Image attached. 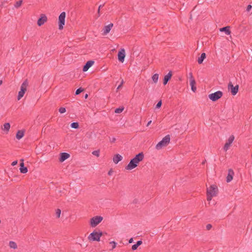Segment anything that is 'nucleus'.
<instances>
[{"label": "nucleus", "instance_id": "obj_26", "mask_svg": "<svg viewBox=\"0 0 252 252\" xmlns=\"http://www.w3.org/2000/svg\"><path fill=\"white\" fill-rule=\"evenodd\" d=\"M124 109V107H119V108H116L115 110V113H118V114L121 113V112H123Z\"/></svg>", "mask_w": 252, "mask_h": 252}, {"label": "nucleus", "instance_id": "obj_2", "mask_svg": "<svg viewBox=\"0 0 252 252\" xmlns=\"http://www.w3.org/2000/svg\"><path fill=\"white\" fill-rule=\"evenodd\" d=\"M218 192V187L216 185H211L207 190V199L208 201L211 200L214 196L217 195Z\"/></svg>", "mask_w": 252, "mask_h": 252}, {"label": "nucleus", "instance_id": "obj_38", "mask_svg": "<svg viewBox=\"0 0 252 252\" xmlns=\"http://www.w3.org/2000/svg\"><path fill=\"white\" fill-rule=\"evenodd\" d=\"M212 227V225L211 224H208L207 225H206V229L207 230H209L211 229V228Z\"/></svg>", "mask_w": 252, "mask_h": 252}, {"label": "nucleus", "instance_id": "obj_19", "mask_svg": "<svg viewBox=\"0 0 252 252\" xmlns=\"http://www.w3.org/2000/svg\"><path fill=\"white\" fill-rule=\"evenodd\" d=\"M220 32H224L227 35H229L231 33V31H230V27L226 26L225 27L221 28L220 29Z\"/></svg>", "mask_w": 252, "mask_h": 252}, {"label": "nucleus", "instance_id": "obj_16", "mask_svg": "<svg viewBox=\"0 0 252 252\" xmlns=\"http://www.w3.org/2000/svg\"><path fill=\"white\" fill-rule=\"evenodd\" d=\"M234 172L232 169H229L228 170V174L226 177L227 182H230L233 179V176L234 175Z\"/></svg>", "mask_w": 252, "mask_h": 252}, {"label": "nucleus", "instance_id": "obj_7", "mask_svg": "<svg viewBox=\"0 0 252 252\" xmlns=\"http://www.w3.org/2000/svg\"><path fill=\"white\" fill-rule=\"evenodd\" d=\"M223 95L222 92L219 91L214 93L209 94V98L213 101H216L221 98Z\"/></svg>", "mask_w": 252, "mask_h": 252}, {"label": "nucleus", "instance_id": "obj_10", "mask_svg": "<svg viewBox=\"0 0 252 252\" xmlns=\"http://www.w3.org/2000/svg\"><path fill=\"white\" fill-rule=\"evenodd\" d=\"M234 140V136L233 135H231L230 136L227 141L225 143L223 149V150L226 152L230 146L231 144L232 143L233 141Z\"/></svg>", "mask_w": 252, "mask_h": 252}, {"label": "nucleus", "instance_id": "obj_50", "mask_svg": "<svg viewBox=\"0 0 252 252\" xmlns=\"http://www.w3.org/2000/svg\"><path fill=\"white\" fill-rule=\"evenodd\" d=\"M2 83V80H0V85H1Z\"/></svg>", "mask_w": 252, "mask_h": 252}, {"label": "nucleus", "instance_id": "obj_39", "mask_svg": "<svg viewBox=\"0 0 252 252\" xmlns=\"http://www.w3.org/2000/svg\"><path fill=\"white\" fill-rule=\"evenodd\" d=\"M252 8V6L251 5L249 4L247 6L246 10L248 12H249L251 10Z\"/></svg>", "mask_w": 252, "mask_h": 252}, {"label": "nucleus", "instance_id": "obj_15", "mask_svg": "<svg viewBox=\"0 0 252 252\" xmlns=\"http://www.w3.org/2000/svg\"><path fill=\"white\" fill-rule=\"evenodd\" d=\"M113 24H112V23H110L108 25L105 26L103 28V32L102 34L106 35L108 33H109V32L110 31L111 29L113 27Z\"/></svg>", "mask_w": 252, "mask_h": 252}, {"label": "nucleus", "instance_id": "obj_13", "mask_svg": "<svg viewBox=\"0 0 252 252\" xmlns=\"http://www.w3.org/2000/svg\"><path fill=\"white\" fill-rule=\"evenodd\" d=\"M94 62L93 61H88L86 64L84 65L83 68V71L84 72L87 71L89 68H90L93 64L94 63Z\"/></svg>", "mask_w": 252, "mask_h": 252}, {"label": "nucleus", "instance_id": "obj_51", "mask_svg": "<svg viewBox=\"0 0 252 252\" xmlns=\"http://www.w3.org/2000/svg\"><path fill=\"white\" fill-rule=\"evenodd\" d=\"M1 223V220H0V223Z\"/></svg>", "mask_w": 252, "mask_h": 252}, {"label": "nucleus", "instance_id": "obj_1", "mask_svg": "<svg viewBox=\"0 0 252 252\" xmlns=\"http://www.w3.org/2000/svg\"><path fill=\"white\" fill-rule=\"evenodd\" d=\"M144 156L143 152L136 155V156L131 159L129 163L126 167V170H131L137 166L138 164L144 158Z\"/></svg>", "mask_w": 252, "mask_h": 252}, {"label": "nucleus", "instance_id": "obj_42", "mask_svg": "<svg viewBox=\"0 0 252 252\" xmlns=\"http://www.w3.org/2000/svg\"><path fill=\"white\" fill-rule=\"evenodd\" d=\"M123 83H124V81H123V80H122L121 84L117 87V90L120 89L122 87V85H123Z\"/></svg>", "mask_w": 252, "mask_h": 252}, {"label": "nucleus", "instance_id": "obj_17", "mask_svg": "<svg viewBox=\"0 0 252 252\" xmlns=\"http://www.w3.org/2000/svg\"><path fill=\"white\" fill-rule=\"evenodd\" d=\"M70 156V155L67 153H62L60 154L59 158L60 161L63 162L67 159Z\"/></svg>", "mask_w": 252, "mask_h": 252}, {"label": "nucleus", "instance_id": "obj_6", "mask_svg": "<svg viewBox=\"0 0 252 252\" xmlns=\"http://www.w3.org/2000/svg\"><path fill=\"white\" fill-rule=\"evenodd\" d=\"M103 220V217L100 216H95L90 220V225L94 227L97 226Z\"/></svg>", "mask_w": 252, "mask_h": 252}, {"label": "nucleus", "instance_id": "obj_31", "mask_svg": "<svg viewBox=\"0 0 252 252\" xmlns=\"http://www.w3.org/2000/svg\"><path fill=\"white\" fill-rule=\"evenodd\" d=\"M84 91V89L82 88H79V89H77V90L75 92V94L78 95L79 94L81 93Z\"/></svg>", "mask_w": 252, "mask_h": 252}, {"label": "nucleus", "instance_id": "obj_8", "mask_svg": "<svg viewBox=\"0 0 252 252\" xmlns=\"http://www.w3.org/2000/svg\"><path fill=\"white\" fill-rule=\"evenodd\" d=\"M65 12H62L59 17V29L62 30L65 23Z\"/></svg>", "mask_w": 252, "mask_h": 252}, {"label": "nucleus", "instance_id": "obj_49", "mask_svg": "<svg viewBox=\"0 0 252 252\" xmlns=\"http://www.w3.org/2000/svg\"><path fill=\"white\" fill-rule=\"evenodd\" d=\"M85 98H87L88 97V94H86V95L85 96Z\"/></svg>", "mask_w": 252, "mask_h": 252}, {"label": "nucleus", "instance_id": "obj_32", "mask_svg": "<svg viewBox=\"0 0 252 252\" xmlns=\"http://www.w3.org/2000/svg\"><path fill=\"white\" fill-rule=\"evenodd\" d=\"M99 153L100 151L99 150L94 151L92 152V154L94 156H96L97 157H98L99 156Z\"/></svg>", "mask_w": 252, "mask_h": 252}, {"label": "nucleus", "instance_id": "obj_40", "mask_svg": "<svg viewBox=\"0 0 252 252\" xmlns=\"http://www.w3.org/2000/svg\"><path fill=\"white\" fill-rule=\"evenodd\" d=\"M116 141V138L115 137H113L112 138H110V141L111 143H114Z\"/></svg>", "mask_w": 252, "mask_h": 252}, {"label": "nucleus", "instance_id": "obj_22", "mask_svg": "<svg viewBox=\"0 0 252 252\" xmlns=\"http://www.w3.org/2000/svg\"><path fill=\"white\" fill-rule=\"evenodd\" d=\"M206 54L205 53H203L201 54V56L200 57H199L198 59V63L199 64H201L204 60L206 58Z\"/></svg>", "mask_w": 252, "mask_h": 252}, {"label": "nucleus", "instance_id": "obj_45", "mask_svg": "<svg viewBox=\"0 0 252 252\" xmlns=\"http://www.w3.org/2000/svg\"><path fill=\"white\" fill-rule=\"evenodd\" d=\"M133 238H130V239L129 240L128 242H129V243H132L133 242Z\"/></svg>", "mask_w": 252, "mask_h": 252}, {"label": "nucleus", "instance_id": "obj_3", "mask_svg": "<svg viewBox=\"0 0 252 252\" xmlns=\"http://www.w3.org/2000/svg\"><path fill=\"white\" fill-rule=\"evenodd\" d=\"M102 235V232H97L94 230L89 235L88 238L90 241H99L100 238Z\"/></svg>", "mask_w": 252, "mask_h": 252}, {"label": "nucleus", "instance_id": "obj_11", "mask_svg": "<svg viewBox=\"0 0 252 252\" xmlns=\"http://www.w3.org/2000/svg\"><path fill=\"white\" fill-rule=\"evenodd\" d=\"M125 50L124 48L121 49L118 54V60L123 63L125 58Z\"/></svg>", "mask_w": 252, "mask_h": 252}, {"label": "nucleus", "instance_id": "obj_41", "mask_svg": "<svg viewBox=\"0 0 252 252\" xmlns=\"http://www.w3.org/2000/svg\"><path fill=\"white\" fill-rule=\"evenodd\" d=\"M142 244V241L141 240H139V241H138L137 242H136V244L139 247V246H140L141 244Z\"/></svg>", "mask_w": 252, "mask_h": 252}, {"label": "nucleus", "instance_id": "obj_25", "mask_svg": "<svg viewBox=\"0 0 252 252\" xmlns=\"http://www.w3.org/2000/svg\"><path fill=\"white\" fill-rule=\"evenodd\" d=\"M158 74H155L152 76V80L155 83H157L158 81Z\"/></svg>", "mask_w": 252, "mask_h": 252}, {"label": "nucleus", "instance_id": "obj_29", "mask_svg": "<svg viewBox=\"0 0 252 252\" xmlns=\"http://www.w3.org/2000/svg\"><path fill=\"white\" fill-rule=\"evenodd\" d=\"M71 126L73 128H78L79 127V124L77 122L72 123L71 124Z\"/></svg>", "mask_w": 252, "mask_h": 252}, {"label": "nucleus", "instance_id": "obj_44", "mask_svg": "<svg viewBox=\"0 0 252 252\" xmlns=\"http://www.w3.org/2000/svg\"><path fill=\"white\" fill-rule=\"evenodd\" d=\"M104 4H102V5H100L99 6V7H98V11H97V12H98V13H99V12H100V10H101V7H102L104 6Z\"/></svg>", "mask_w": 252, "mask_h": 252}, {"label": "nucleus", "instance_id": "obj_48", "mask_svg": "<svg viewBox=\"0 0 252 252\" xmlns=\"http://www.w3.org/2000/svg\"><path fill=\"white\" fill-rule=\"evenodd\" d=\"M108 174L109 175H111V170L108 172Z\"/></svg>", "mask_w": 252, "mask_h": 252}, {"label": "nucleus", "instance_id": "obj_47", "mask_svg": "<svg viewBox=\"0 0 252 252\" xmlns=\"http://www.w3.org/2000/svg\"><path fill=\"white\" fill-rule=\"evenodd\" d=\"M151 123H152V121H150L148 123V124H147V126H148L151 124Z\"/></svg>", "mask_w": 252, "mask_h": 252}, {"label": "nucleus", "instance_id": "obj_43", "mask_svg": "<svg viewBox=\"0 0 252 252\" xmlns=\"http://www.w3.org/2000/svg\"><path fill=\"white\" fill-rule=\"evenodd\" d=\"M17 163H18L17 160H15L12 162L11 165L12 166H15L17 164Z\"/></svg>", "mask_w": 252, "mask_h": 252}, {"label": "nucleus", "instance_id": "obj_9", "mask_svg": "<svg viewBox=\"0 0 252 252\" xmlns=\"http://www.w3.org/2000/svg\"><path fill=\"white\" fill-rule=\"evenodd\" d=\"M228 90H230L231 94L233 95H236L239 89V85H237L235 86H234L231 82H229L228 85Z\"/></svg>", "mask_w": 252, "mask_h": 252}, {"label": "nucleus", "instance_id": "obj_35", "mask_svg": "<svg viewBox=\"0 0 252 252\" xmlns=\"http://www.w3.org/2000/svg\"><path fill=\"white\" fill-rule=\"evenodd\" d=\"M162 104L161 100L159 101L156 105V108H159Z\"/></svg>", "mask_w": 252, "mask_h": 252}, {"label": "nucleus", "instance_id": "obj_33", "mask_svg": "<svg viewBox=\"0 0 252 252\" xmlns=\"http://www.w3.org/2000/svg\"><path fill=\"white\" fill-rule=\"evenodd\" d=\"M59 111L61 113H64L66 112V109L64 107H60L59 109Z\"/></svg>", "mask_w": 252, "mask_h": 252}, {"label": "nucleus", "instance_id": "obj_20", "mask_svg": "<svg viewBox=\"0 0 252 252\" xmlns=\"http://www.w3.org/2000/svg\"><path fill=\"white\" fill-rule=\"evenodd\" d=\"M25 131L23 130H19L16 133V137L18 139H21L24 135Z\"/></svg>", "mask_w": 252, "mask_h": 252}, {"label": "nucleus", "instance_id": "obj_4", "mask_svg": "<svg viewBox=\"0 0 252 252\" xmlns=\"http://www.w3.org/2000/svg\"><path fill=\"white\" fill-rule=\"evenodd\" d=\"M170 137L169 135H166L163 138L161 141L159 142L156 145V148L157 150L161 149L163 147H165L170 142Z\"/></svg>", "mask_w": 252, "mask_h": 252}, {"label": "nucleus", "instance_id": "obj_23", "mask_svg": "<svg viewBox=\"0 0 252 252\" xmlns=\"http://www.w3.org/2000/svg\"><path fill=\"white\" fill-rule=\"evenodd\" d=\"M9 246L10 248L16 249L17 248V244L14 241H10L9 243Z\"/></svg>", "mask_w": 252, "mask_h": 252}, {"label": "nucleus", "instance_id": "obj_46", "mask_svg": "<svg viewBox=\"0 0 252 252\" xmlns=\"http://www.w3.org/2000/svg\"><path fill=\"white\" fill-rule=\"evenodd\" d=\"M189 76L190 77V80L192 79H193V76H192V73H189Z\"/></svg>", "mask_w": 252, "mask_h": 252}, {"label": "nucleus", "instance_id": "obj_34", "mask_svg": "<svg viewBox=\"0 0 252 252\" xmlns=\"http://www.w3.org/2000/svg\"><path fill=\"white\" fill-rule=\"evenodd\" d=\"M110 244H112V248L111 250H112L116 248L117 243L115 241L110 242Z\"/></svg>", "mask_w": 252, "mask_h": 252}, {"label": "nucleus", "instance_id": "obj_5", "mask_svg": "<svg viewBox=\"0 0 252 252\" xmlns=\"http://www.w3.org/2000/svg\"><path fill=\"white\" fill-rule=\"evenodd\" d=\"M28 80H25L24 82L22 83L21 86L20 91L19 92L18 97V100H20L24 95L25 92L27 91V88L28 86Z\"/></svg>", "mask_w": 252, "mask_h": 252}, {"label": "nucleus", "instance_id": "obj_36", "mask_svg": "<svg viewBox=\"0 0 252 252\" xmlns=\"http://www.w3.org/2000/svg\"><path fill=\"white\" fill-rule=\"evenodd\" d=\"M138 247V246L136 244H135L132 246L131 249L132 251H135V250H137Z\"/></svg>", "mask_w": 252, "mask_h": 252}, {"label": "nucleus", "instance_id": "obj_18", "mask_svg": "<svg viewBox=\"0 0 252 252\" xmlns=\"http://www.w3.org/2000/svg\"><path fill=\"white\" fill-rule=\"evenodd\" d=\"M123 157L122 156H121L119 154H116L115 155L113 158V162L117 164L119 161L122 160Z\"/></svg>", "mask_w": 252, "mask_h": 252}, {"label": "nucleus", "instance_id": "obj_27", "mask_svg": "<svg viewBox=\"0 0 252 252\" xmlns=\"http://www.w3.org/2000/svg\"><path fill=\"white\" fill-rule=\"evenodd\" d=\"M22 2L23 1L22 0H18L16 1V2L15 3V4H14V6L17 8H19L22 5Z\"/></svg>", "mask_w": 252, "mask_h": 252}, {"label": "nucleus", "instance_id": "obj_24", "mask_svg": "<svg viewBox=\"0 0 252 252\" xmlns=\"http://www.w3.org/2000/svg\"><path fill=\"white\" fill-rule=\"evenodd\" d=\"M3 129L4 130H6L7 131H8L9 129H10V125L9 123H5L4 125H3Z\"/></svg>", "mask_w": 252, "mask_h": 252}, {"label": "nucleus", "instance_id": "obj_30", "mask_svg": "<svg viewBox=\"0 0 252 252\" xmlns=\"http://www.w3.org/2000/svg\"><path fill=\"white\" fill-rule=\"evenodd\" d=\"M61 214V210L60 209H57L56 211V215L57 218H59L60 217Z\"/></svg>", "mask_w": 252, "mask_h": 252}, {"label": "nucleus", "instance_id": "obj_12", "mask_svg": "<svg viewBox=\"0 0 252 252\" xmlns=\"http://www.w3.org/2000/svg\"><path fill=\"white\" fill-rule=\"evenodd\" d=\"M47 21V16L45 14H41L40 18L37 21V25L41 26Z\"/></svg>", "mask_w": 252, "mask_h": 252}, {"label": "nucleus", "instance_id": "obj_37", "mask_svg": "<svg viewBox=\"0 0 252 252\" xmlns=\"http://www.w3.org/2000/svg\"><path fill=\"white\" fill-rule=\"evenodd\" d=\"M20 168H22V167H24V159H21L20 160Z\"/></svg>", "mask_w": 252, "mask_h": 252}, {"label": "nucleus", "instance_id": "obj_21", "mask_svg": "<svg viewBox=\"0 0 252 252\" xmlns=\"http://www.w3.org/2000/svg\"><path fill=\"white\" fill-rule=\"evenodd\" d=\"M195 84H196V82H195V80L194 79H191L190 80V85L191 86V90L193 92H195L196 91V88L195 86Z\"/></svg>", "mask_w": 252, "mask_h": 252}, {"label": "nucleus", "instance_id": "obj_28", "mask_svg": "<svg viewBox=\"0 0 252 252\" xmlns=\"http://www.w3.org/2000/svg\"><path fill=\"white\" fill-rule=\"evenodd\" d=\"M20 172L22 173H26L28 172V168L26 167H22V168H20Z\"/></svg>", "mask_w": 252, "mask_h": 252}, {"label": "nucleus", "instance_id": "obj_14", "mask_svg": "<svg viewBox=\"0 0 252 252\" xmlns=\"http://www.w3.org/2000/svg\"><path fill=\"white\" fill-rule=\"evenodd\" d=\"M172 75V71H170L168 72V73L164 76V77L163 78V84H164V85H165L167 84L168 82L171 79Z\"/></svg>", "mask_w": 252, "mask_h": 252}]
</instances>
